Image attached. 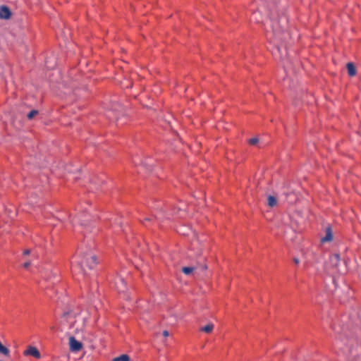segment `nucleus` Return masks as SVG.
Listing matches in <instances>:
<instances>
[{
	"instance_id": "f3484780",
	"label": "nucleus",
	"mask_w": 361,
	"mask_h": 361,
	"mask_svg": "<svg viewBox=\"0 0 361 361\" xmlns=\"http://www.w3.org/2000/svg\"><path fill=\"white\" fill-rule=\"evenodd\" d=\"M112 361H130V357L128 355H121L114 357Z\"/></svg>"
},
{
	"instance_id": "39448f33",
	"label": "nucleus",
	"mask_w": 361,
	"mask_h": 361,
	"mask_svg": "<svg viewBox=\"0 0 361 361\" xmlns=\"http://www.w3.org/2000/svg\"><path fill=\"white\" fill-rule=\"evenodd\" d=\"M91 221V217L86 211L80 209L78 210L75 218L73 220V223H79L81 226L86 225Z\"/></svg>"
},
{
	"instance_id": "f257e3e1",
	"label": "nucleus",
	"mask_w": 361,
	"mask_h": 361,
	"mask_svg": "<svg viewBox=\"0 0 361 361\" xmlns=\"http://www.w3.org/2000/svg\"><path fill=\"white\" fill-rule=\"evenodd\" d=\"M288 19L286 16L281 17L279 20L272 19L270 20L269 30H267V37L273 42L282 41L288 36L286 32Z\"/></svg>"
},
{
	"instance_id": "ddd939ff",
	"label": "nucleus",
	"mask_w": 361,
	"mask_h": 361,
	"mask_svg": "<svg viewBox=\"0 0 361 361\" xmlns=\"http://www.w3.org/2000/svg\"><path fill=\"white\" fill-rule=\"evenodd\" d=\"M346 67L350 76L352 77L356 75V69L353 63H348Z\"/></svg>"
},
{
	"instance_id": "393cba45",
	"label": "nucleus",
	"mask_w": 361,
	"mask_h": 361,
	"mask_svg": "<svg viewBox=\"0 0 361 361\" xmlns=\"http://www.w3.org/2000/svg\"><path fill=\"white\" fill-rule=\"evenodd\" d=\"M155 217H156L157 219H160V218H161V216H159V215H156V216H155Z\"/></svg>"
},
{
	"instance_id": "423d86ee",
	"label": "nucleus",
	"mask_w": 361,
	"mask_h": 361,
	"mask_svg": "<svg viewBox=\"0 0 361 361\" xmlns=\"http://www.w3.org/2000/svg\"><path fill=\"white\" fill-rule=\"evenodd\" d=\"M69 347L71 351L78 352L82 349V345L81 342L76 340L74 336H71L69 338Z\"/></svg>"
},
{
	"instance_id": "4be33fe9",
	"label": "nucleus",
	"mask_w": 361,
	"mask_h": 361,
	"mask_svg": "<svg viewBox=\"0 0 361 361\" xmlns=\"http://www.w3.org/2000/svg\"><path fill=\"white\" fill-rule=\"evenodd\" d=\"M31 264V262L30 261H26L24 264H23V267L25 268V269H27Z\"/></svg>"
},
{
	"instance_id": "dca6fc26",
	"label": "nucleus",
	"mask_w": 361,
	"mask_h": 361,
	"mask_svg": "<svg viewBox=\"0 0 361 361\" xmlns=\"http://www.w3.org/2000/svg\"><path fill=\"white\" fill-rule=\"evenodd\" d=\"M277 200L274 196L269 195L267 197V204L269 207H274L277 204Z\"/></svg>"
},
{
	"instance_id": "9d476101",
	"label": "nucleus",
	"mask_w": 361,
	"mask_h": 361,
	"mask_svg": "<svg viewBox=\"0 0 361 361\" xmlns=\"http://www.w3.org/2000/svg\"><path fill=\"white\" fill-rule=\"evenodd\" d=\"M11 15V11L7 6H1L0 7V19H8Z\"/></svg>"
},
{
	"instance_id": "1a4fd4ad",
	"label": "nucleus",
	"mask_w": 361,
	"mask_h": 361,
	"mask_svg": "<svg viewBox=\"0 0 361 361\" xmlns=\"http://www.w3.org/2000/svg\"><path fill=\"white\" fill-rule=\"evenodd\" d=\"M116 287L119 292L124 293L126 290V283L124 279L119 277L116 280Z\"/></svg>"
},
{
	"instance_id": "2eb2a0df",
	"label": "nucleus",
	"mask_w": 361,
	"mask_h": 361,
	"mask_svg": "<svg viewBox=\"0 0 361 361\" xmlns=\"http://www.w3.org/2000/svg\"><path fill=\"white\" fill-rule=\"evenodd\" d=\"M247 142L251 146H259L262 144L258 137H254L249 139Z\"/></svg>"
},
{
	"instance_id": "0eeeda50",
	"label": "nucleus",
	"mask_w": 361,
	"mask_h": 361,
	"mask_svg": "<svg viewBox=\"0 0 361 361\" xmlns=\"http://www.w3.org/2000/svg\"><path fill=\"white\" fill-rule=\"evenodd\" d=\"M341 261V257L338 254H333L329 259V262L331 265L336 269H338V271L342 272L343 270L340 269L339 268V262Z\"/></svg>"
},
{
	"instance_id": "a878e982",
	"label": "nucleus",
	"mask_w": 361,
	"mask_h": 361,
	"mask_svg": "<svg viewBox=\"0 0 361 361\" xmlns=\"http://www.w3.org/2000/svg\"><path fill=\"white\" fill-rule=\"evenodd\" d=\"M150 220H151V219H149V218H146V219H145V221H150Z\"/></svg>"
},
{
	"instance_id": "cd10ccee",
	"label": "nucleus",
	"mask_w": 361,
	"mask_h": 361,
	"mask_svg": "<svg viewBox=\"0 0 361 361\" xmlns=\"http://www.w3.org/2000/svg\"><path fill=\"white\" fill-rule=\"evenodd\" d=\"M114 110H115V111L117 110V105H116V106H114Z\"/></svg>"
},
{
	"instance_id": "5701e85b",
	"label": "nucleus",
	"mask_w": 361,
	"mask_h": 361,
	"mask_svg": "<svg viewBox=\"0 0 361 361\" xmlns=\"http://www.w3.org/2000/svg\"><path fill=\"white\" fill-rule=\"evenodd\" d=\"M169 331H168L164 330V331H163V336H165V337H168V336H169Z\"/></svg>"
},
{
	"instance_id": "20e7f679",
	"label": "nucleus",
	"mask_w": 361,
	"mask_h": 361,
	"mask_svg": "<svg viewBox=\"0 0 361 361\" xmlns=\"http://www.w3.org/2000/svg\"><path fill=\"white\" fill-rule=\"evenodd\" d=\"M334 330L336 334V339L338 342H341L346 345H353L355 343V339L353 337L351 331L347 326H334Z\"/></svg>"
},
{
	"instance_id": "f8f14e48",
	"label": "nucleus",
	"mask_w": 361,
	"mask_h": 361,
	"mask_svg": "<svg viewBox=\"0 0 361 361\" xmlns=\"http://www.w3.org/2000/svg\"><path fill=\"white\" fill-rule=\"evenodd\" d=\"M90 182L95 185V189H98L104 183V180L101 177L94 176Z\"/></svg>"
},
{
	"instance_id": "a211bd4d",
	"label": "nucleus",
	"mask_w": 361,
	"mask_h": 361,
	"mask_svg": "<svg viewBox=\"0 0 361 361\" xmlns=\"http://www.w3.org/2000/svg\"><path fill=\"white\" fill-rule=\"evenodd\" d=\"M39 114V111L37 110H35V109H32L31 110L29 113H27V118L29 119V120H31L35 116L38 115Z\"/></svg>"
},
{
	"instance_id": "6ab92c4d",
	"label": "nucleus",
	"mask_w": 361,
	"mask_h": 361,
	"mask_svg": "<svg viewBox=\"0 0 361 361\" xmlns=\"http://www.w3.org/2000/svg\"><path fill=\"white\" fill-rule=\"evenodd\" d=\"M194 270L195 268L190 267H184L182 268V271L186 275L190 274Z\"/></svg>"
},
{
	"instance_id": "6e6552de",
	"label": "nucleus",
	"mask_w": 361,
	"mask_h": 361,
	"mask_svg": "<svg viewBox=\"0 0 361 361\" xmlns=\"http://www.w3.org/2000/svg\"><path fill=\"white\" fill-rule=\"evenodd\" d=\"M24 355H32L37 359H39L41 355L38 349L33 346H29L23 353Z\"/></svg>"
},
{
	"instance_id": "f03ea898",
	"label": "nucleus",
	"mask_w": 361,
	"mask_h": 361,
	"mask_svg": "<svg viewBox=\"0 0 361 361\" xmlns=\"http://www.w3.org/2000/svg\"><path fill=\"white\" fill-rule=\"evenodd\" d=\"M73 271L75 274H81L82 276L87 275V269H92L97 264L96 257L92 253H86L80 259L75 258L73 262Z\"/></svg>"
},
{
	"instance_id": "aec40b11",
	"label": "nucleus",
	"mask_w": 361,
	"mask_h": 361,
	"mask_svg": "<svg viewBox=\"0 0 361 361\" xmlns=\"http://www.w3.org/2000/svg\"><path fill=\"white\" fill-rule=\"evenodd\" d=\"M285 39L282 40V41H276L275 42H274V44H276V47H277V51L278 52H281V49H286V47H283V42L284 41Z\"/></svg>"
},
{
	"instance_id": "412c9836",
	"label": "nucleus",
	"mask_w": 361,
	"mask_h": 361,
	"mask_svg": "<svg viewBox=\"0 0 361 361\" xmlns=\"http://www.w3.org/2000/svg\"><path fill=\"white\" fill-rule=\"evenodd\" d=\"M32 254V251L30 249H25L23 252V256H27L29 255Z\"/></svg>"
},
{
	"instance_id": "7ed1b4c3",
	"label": "nucleus",
	"mask_w": 361,
	"mask_h": 361,
	"mask_svg": "<svg viewBox=\"0 0 361 361\" xmlns=\"http://www.w3.org/2000/svg\"><path fill=\"white\" fill-rule=\"evenodd\" d=\"M63 318L73 333L78 334L83 331L85 326V317H82L80 313L71 310L64 313Z\"/></svg>"
},
{
	"instance_id": "4468645a",
	"label": "nucleus",
	"mask_w": 361,
	"mask_h": 361,
	"mask_svg": "<svg viewBox=\"0 0 361 361\" xmlns=\"http://www.w3.org/2000/svg\"><path fill=\"white\" fill-rule=\"evenodd\" d=\"M214 327V325L212 323H209L206 326L201 327L200 330L207 334H210L213 331Z\"/></svg>"
},
{
	"instance_id": "b1692460",
	"label": "nucleus",
	"mask_w": 361,
	"mask_h": 361,
	"mask_svg": "<svg viewBox=\"0 0 361 361\" xmlns=\"http://www.w3.org/2000/svg\"><path fill=\"white\" fill-rule=\"evenodd\" d=\"M293 261H294V262H295L296 264H299V262H300V260H299V259H298V258H294V259H293Z\"/></svg>"
},
{
	"instance_id": "9b49d317",
	"label": "nucleus",
	"mask_w": 361,
	"mask_h": 361,
	"mask_svg": "<svg viewBox=\"0 0 361 361\" xmlns=\"http://www.w3.org/2000/svg\"><path fill=\"white\" fill-rule=\"evenodd\" d=\"M333 240V234L331 228L328 227L326 229V235L322 238V242H330Z\"/></svg>"
},
{
	"instance_id": "bb28decb",
	"label": "nucleus",
	"mask_w": 361,
	"mask_h": 361,
	"mask_svg": "<svg viewBox=\"0 0 361 361\" xmlns=\"http://www.w3.org/2000/svg\"><path fill=\"white\" fill-rule=\"evenodd\" d=\"M202 269H203L204 270V269H207V266H205V265H204V266H203V267H202Z\"/></svg>"
}]
</instances>
